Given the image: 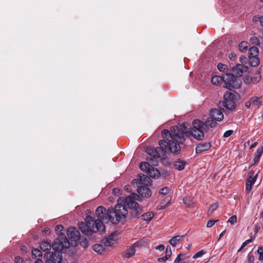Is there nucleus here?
Masks as SVG:
<instances>
[{
    "label": "nucleus",
    "instance_id": "f257e3e1",
    "mask_svg": "<svg viewBox=\"0 0 263 263\" xmlns=\"http://www.w3.org/2000/svg\"><path fill=\"white\" fill-rule=\"evenodd\" d=\"M204 122L198 119L193 122V127H189L188 123H183L179 126H173L170 131L164 129L161 135L164 140L159 141V146L156 148L147 147L146 152L149 155L147 160L153 165H157V161L155 159L164 158L166 155L172 153L178 155L181 152L180 144L185 141L183 135L192 136L197 140H201L204 137V133L207 132L204 127Z\"/></svg>",
    "mask_w": 263,
    "mask_h": 263
},
{
    "label": "nucleus",
    "instance_id": "f03ea898",
    "mask_svg": "<svg viewBox=\"0 0 263 263\" xmlns=\"http://www.w3.org/2000/svg\"><path fill=\"white\" fill-rule=\"evenodd\" d=\"M109 219L114 224L118 223L121 220L124 219L128 215V211L124 205V197H120L117 201L114 209H109Z\"/></svg>",
    "mask_w": 263,
    "mask_h": 263
},
{
    "label": "nucleus",
    "instance_id": "7ed1b4c3",
    "mask_svg": "<svg viewBox=\"0 0 263 263\" xmlns=\"http://www.w3.org/2000/svg\"><path fill=\"white\" fill-rule=\"evenodd\" d=\"M78 226L81 232L85 235H89L92 233L100 231L103 233L105 231V226L100 220L93 221L92 217L88 216L86 217L85 223L79 222Z\"/></svg>",
    "mask_w": 263,
    "mask_h": 263
},
{
    "label": "nucleus",
    "instance_id": "20e7f679",
    "mask_svg": "<svg viewBox=\"0 0 263 263\" xmlns=\"http://www.w3.org/2000/svg\"><path fill=\"white\" fill-rule=\"evenodd\" d=\"M141 200V198L140 196L136 193H133L125 198H124V204L126 203L130 209L133 210L135 212L134 214L137 216L141 213L142 209L136 201H140Z\"/></svg>",
    "mask_w": 263,
    "mask_h": 263
},
{
    "label": "nucleus",
    "instance_id": "39448f33",
    "mask_svg": "<svg viewBox=\"0 0 263 263\" xmlns=\"http://www.w3.org/2000/svg\"><path fill=\"white\" fill-rule=\"evenodd\" d=\"M241 85V81L236 78L233 74L226 73L224 75V87L231 90L232 88H239Z\"/></svg>",
    "mask_w": 263,
    "mask_h": 263
},
{
    "label": "nucleus",
    "instance_id": "423d86ee",
    "mask_svg": "<svg viewBox=\"0 0 263 263\" xmlns=\"http://www.w3.org/2000/svg\"><path fill=\"white\" fill-rule=\"evenodd\" d=\"M224 101L219 103V107H225L227 109L233 110L236 105L234 98L236 97L235 92L227 91L223 96Z\"/></svg>",
    "mask_w": 263,
    "mask_h": 263
},
{
    "label": "nucleus",
    "instance_id": "0eeeda50",
    "mask_svg": "<svg viewBox=\"0 0 263 263\" xmlns=\"http://www.w3.org/2000/svg\"><path fill=\"white\" fill-rule=\"evenodd\" d=\"M69 246L70 242L68 239L64 235H62L54 240L52 247L54 250L60 253L65 251Z\"/></svg>",
    "mask_w": 263,
    "mask_h": 263
},
{
    "label": "nucleus",
    "instance_id": "6e6552de",
    "mask_svg": "<svg viewBox=\"0 0 263 263\" xmlns=\"http://www.w3.org/2000/svg\"><path fill=\"white\" fill-rule=\"evenodd\" d=\"M44 258L46 263H61L62 260V256L60 252H47L45 254Z\"/></svg>",
    "mask_w": 263,
    "mask_h": 263
},
{
    "label": "nucleus",
    "instance_id": "1a4fd4ad",
    "mask_svg": "<svg viewBox=\"0 0 263 263\" xmlns=\"http://www.w3.org/2000/svg\"><path fill=\"white\" fill-rule=\"evenodd\" d=\"M108 212L109 209L106 211V209L102 206L97 208L96 210V214L98 218L97 220H100L102 223V220L109 218Z\"/></svg>",
    "mask_w": 263,
    "mask_h": 263
},
{
    "label": "nucleus",
    "instance_id": "9d476101",
    "mask_svg": "<svg viewBox=\"0 0 263 263\" xmlns=\"http://www.w3.org/2000/svg\"><path fill=\"white\" fill-rule=\"evenodd\" d=\"M137 180L138 181L137 186L141 185L147 187L150 186L152 183V180L150 177L144 174L139 175Z\"/></svg>",
    "mask_w": 263,
    "mask_h": 263
},
{
    "label": "nucleus",
    "instance_id": "9b49d317",
    "mask_svg": "<svg viewBox=\"0 0 263 263\" xmlns=\"http://www.w3.org/2000/svg\"><path fill=\"white\" fill-rule=\"evenodd\" d=\"M67 236L71 241H76L80 237V233L76 228H69L67 231Z\"/></svg>",
    "mask_w": 263,
    "mask_h": 263
},
{
    "label": "nucleus",
    "instance_id": "f8f14e48",
    "mask_svg": "<svg viewBox=\"0 0 263 263\" xmlns=\"http://www.w3.org/2000/svg\"><path fill=\"white\" fill-rule=\"evenodd\" d=\"M254 173L253 172H250L249 174V177L246 181V191L247 193H249L251 190L252 185L256 182L257 174L253 176Z\"/></svg>",
    "mask_w": 263,
    "mask_h": 263
},
{
    "label": "nucleus",
    "instance_id": "ddd939ff",
    "mask_svg": "<svg viewBox=\"0 0 263 263\" xmlns=\"http://www.w3.org/2000/svg\"><path fill=\"white\" fill-rule=\"evenodd\" d=\"M248 67L247 66L242 64H237L235 67L232 68V71L237 77H240L243 73L247 71Z\"/></svg>",
    "mask_w": 263,
    "mask_h": 263
},
{
    "label": "nucleus",
    "instance_id": "4468645a",
    "mask_svg": "<svg viewBox=\"0 0 263 263\" xmlns=\"http://www.w3.org/2000/svg\"><path fill=\"white\" fill-rule=\"evenodd\" d=\"M210 116L215 120L220 121L223 119V115L219 109L214 108L210 111Z\"/></svg>",
    "mask_w": 263,
    "mask_h": 263
},
{
    "label": "nucleus",
    "instance_id": "2eb2a0df",
    "mask_svg": "<svg viewBox=\"0 0 263 263\" xmlns=\"http://www.w3.org/2000/svg\"><path fill=\"white\" fill-rule=\"evenodd\" d=\"M137 191L141 197L148 198L151 196V190L146 186H138Z\"/></svg>",
    "mask_w": 263,
    "mask_h": 263
},
{
    "label": "nucleus",
    "instance_id": "dca6fc26",
    "mask_svg": "<svg viewBox=\"0 0 263 263\" xmlns=\"http://www.w3.org/2000/svg\"><path fill=\"white\" fill-rule=\"evenodd\" d=\"M211 146V145L210 143H201L196 146V152L197 153H201L204 151L209 150Z\"/></svg>",
    "mask_w": 263,
    "mask_h": 263
},
{
    "label": "nucleus",
    "instance_id": "f3484780",
    "mask_svg": "<svg viewBox=\"0 0 263 263\" xmlns=\"http://www.w3.org/2000/svg\"><path fill=\"white\" fill-rule=\"evenodd\" d=\"M183 235H177L171 239L169 240V242L173 247H175L181 243L183 241Z\"/></svg>",
    "mask_w": 263,
    "mask_h": 263
},
{
    "label": "nucleus",
    "instance_id": "a211bd4d",
    "mask_svg": "<svg viewBox=\"0 0 263 263\" xmlns=\"http://www.w3.org/2000/svg\"><path fill=\"white\" fill-rule=\"evenodd\" d=\"M216 121V120H215L211 116L208 118L205 122H204V125L205 126L204 127H205L206 131L209 130V127L212 128L215 127L217 124Z\"/></svg>",
    "mask_w": 263,
    "mask_h": 263
},
{
    "label": "nucleus",
    "instance_id": "6ab92c4d",
    "mask_svg": "<svg viewBox=\"0 0 263 263\" xmlns=\"http://www.w3.org/2000/svg\"><path fill=\"white\" fill-rule=\"evenodd\" d=\"M114 234L110 235L108 237L103 240V244L105 247H112L116 243V240L114 238Z\"/></svg>",
    "mask_w": 263,
    "mask_h": 263
},
{
    "label": "nucleus",
    "instance_id": "aec40b11",
    "mask_svg": "<svg viewBox=\"0 0 263 263\" xmlns=\"http://www.w3.org/2000/svg\"><path fill=\"white\" fill-rule=\"evenodd\" d=\"M31 253L32 257L34 259H36L35 263L42 262V261L40 258H37V257L40 258L42 256V253L40 250L37 249H33L32 250Z\"/></svg>",
    "mask_w": 263,
    "mask_h": 263
},
{
    "label": "nucleus",
    "instance_id": "412c9836",
    "mask_svg": "<svg viewBox=\"0 0 263 263\" xmlns=\"http://www.w3.org/2000/svg\"><path fill=\"white\" fill-rule=\"evenodd\" d=\"M260 71L258 70L257 73L256 74L255 77H254V78L249 77L246 78L245 80V82L246 83H256L260 80Z\"/></svg>",
    "mask_w": 263,
    "mask_h": 263
},
{
    "label": "nucleus",
    "instance_id": "4be33fe9",
    "mask_svg": "<svg viewBox=\"0 0 263 263\" xmlns=\"http://www.w3.org/2000/svg\"><path fill=\"white\" fill-rule=\"evenodd\" d=\"M261 98L257 96H254L251 98L252 102V107L255 109H258L261 104Z\"/></svg>",
    "mask_w": 263,
    "mask_h": 263
},
{
    "label": "nucleus",
    "instance_id": "5701e85b",
    "mask_svg": "<svg viewBox=\"0 0 263 263\" xmlns=\"http://www.w3.org/2000/svg\"><path fill=\"white\" fill-rule=\"evenodd\" d=\"M222 82H224V75L222 77L215 76L211 78L212 83L215 85H220Z\"/></svg>",
    "mask_w": 263,
    "mask_h": 263
},
{
    "label": "nucleus",
    "instance_id": "b1692460",
    "mask_svg": "<svg viewBox=\"0 0 263 263\" xmlns=\"http://www.w3.org/2000/svg\"><path fill=\"white\" fill-rule=\"evenodd\" d=\"M185 164L186 163L184 161L179 159L174 162V166L176 169L181 171L184 169Z\"/></svg>",
    "mask_w": 263,
    "mask_h": 263
},
{
    "label": "nucleus",
    "instance_id": "393cba45",
    "mask_svg": "<svg viewBox=\"0 0 263 263\" xmlns=\"http://www.w3.org/2000/svg\"><path fill=\"white\" fill-rule=\"evenodd\" d=\"M147 173L150 177L152 178L158 177L160 175L159 171L157 169L154 168L153 166L150 168Z\"/></svg>",
    "mask_w": 263,
    "mask_h": 263
},
{
    "label": "nucleus",
    "instance_id": "a878e982",
    "mask_svg": "<svg viewBox=\"0 0 263 263\" xmlns=\"http://www.w3.org/2000/svg\"><path fill=\"white\" fill-rule=\"evenodd\" d=\"M51 247L50 243L47 240L43 241L40 245V248L44 252L50 250Z\"/></svg>",
    "mask_w": 263,
    "mask_h": 263
},
{
    "label": "nucleus",
    "instance_id": "bb28decb",
    "mask_svg": "<svg viewBox=\"0 0 263 263\" xmlns=\"http://www.w3.org/2000/svg\"><path fill=\"white\" fill-rule=\"evenodd\" d=\"M190 256L187 254H179L174 260V263H179L181 261H184L188 259Z\"/></svg>",
    "mask_w": 263,
    "mask_h": 263
},
{
    "label": "nucleus",
    "instance_id": "cd10ccee",
    "mask_svg": "<svg viewBox=\"0 0 263 263\" xmlns=\"http://www.w3.org/2000/svg\"><path fill=\"white\" fill-rule=\"evenodd\" d=\"M135 249L134 246L130 247L128 248L123 254V255L126 258H129L135 254Z\"/></svg>",
    "mask_w": 263,
    "mask_h": 263
},
{
    "label": "nucleus",
    "instance_id": "c85d7f7f",
    "mask_svg": "<svg viewBox=\"0 0 263 263\" xmlns=\"http://www.w3.org/2000/svg\"><path fill=\"white\" fill-rule=\"evenodd\" d=\"M139 167L142 171L147 173L152 166L149 162H144L140 164Z\"/></svg>",
    "mask_w": 263,
    "mask_h": 263
},
{
    "label": "nucleus",
    "instance_id": "c756f323",
    "mask_svg": "<svg viewBox=\"0 0 263 263\" xmlns=\"http://www.w3.org/2000/svg\"><path fill=\"white\" fill-rule=\"evenodd\" d=\"M250 60V64L251 66L256 67L259 63V60L258 57H249Z\"/></svg>",
    "mask_w": 263,
    "mask_h": 263
},
{
    "label": "nucleus",
    "instance_id": "7c9ffc66",
    "mask_svg": "<svg viewBox=\"0 0 263 263\" xmlns=\"http://www.w3.org/2000/svg\"><path fill=\"white\" fill-rule=\"evenodd\" d=\"M259 50L256 47H251L249 51V57H257Z\"/></svg>",
    "mask_w": 263,
    "mask_h": 263
},
{
    "label": "nucleus",
    "instance_id": "2f4dec72",
    "mask_svg": "<svg viewBox=\"0 0 263 263\" xmlns=\"http://www.w3.org/2000/svg\"><path fill=\"white\" fill-rule=\"evenodd\" d=\"M93 250L100 254H102L104 251V247L100 244H96L93 246Z\"/></svg>",
    "mask_w": 263,
    "mask_h": 263
},
{
    "label": "nucleus",
    "instance_id": "473e14b6",
    "mask_svg": "<svg viewBox=\"0 0 263 263\" xmlns=\"http://www.w3.org/2000/svg\"><path fill=\"white\" fill-rule=\"evenodd\" d=\"M154 217V214L151 212H147L142 215L143 220L146 221H149Z\"/></svg>",
    "mask_w": 263,
    "mask_h": 263
},
{
    "label": "nucleus",
    "instance_id": "72a5a7b5",
    "mask_svg": "<svg viewBox=\"0 0 263 263\" xmlns=\"http://www.w3.org/2000/svg\"><path fill=\"white\" fill-rule=\"evenodd\" d=\"M217 69L221 72H226L228 71V68L227 65L222 64L218 63L217 65Z\"/></svg>",
    "mask_w": 263,
    "mask_h": 263
},
{
    "label": "nucleus",
    "instance_id": "f704fd0d",
    "mask_svg": "<svg viewBox=\"0 0 263 263\" xmlns=\"http://www.w3.org/2000/svg\"><path fill=\"white\" fill-rule=\"evenodd\" d=\"M248 43L245 41L241 42L238 46L239 49L241 52H245L246 51L248 47Z\"/></svg>",
    "mask_w": 263,
    "mask_h": 263
},
{
    "label": "nucleus",
    "instance_id": "c9c22d12",
    "mask_svg": "<svg viewBox=\"0 0 263 263\" xmlns=\"http://www.w3.org/2000/svg\"><path fill=\"white\" fill-rule=\"evenodd\" d=\"M254 22H259L260 25L263 27V16L255 15L253 18Z\"/></svg>",
    "mask_w": 263,
    "mask_h": 263
},
{
    "label": "nucleus",
    "instance_id": "e433bc0d",
    "mask_svg": "<svg viewBox=\"0 0 263 263\" xmlns=\"http://www.w3.org/2000/svg\"><path fill=\"white\" fill-rule=\"evenodd\" d=\"M64 229V227L62 225L59 224L56 226L55 231L56 233L59 236V237L61 236L62 235H64L62 233V231Z\"/></svg>",
    "mask_w": 263,
    "mask_h": 263
},
{
    "label": "nucleus",
    "instance_id": "4c0bfd02",
    "mask_svg": "<svg viewBox=\"0 0 263 263\" xmlns=\"http://www.w3.org/2000/svg\"><path fill=\"white\" fill-rule=\"evenodd\" d=\"M254 238H255V237H253V238L252 237V238H250L249 239H248V240H246L245 241H244L242 243V244L241 245V247L238 249V252H240L242 250V249L244 247H245L248 243L251 242L253 240Z\"/></svg>",
    "mask_w": 263,
    "mask_h": 263
},
{
    "label": "nucleus",
    "instance_id": "58836bf2",
    "mask_svg": "<svg viewBox=\"0 0 263 263\" xmlns=\"http://www.w3.org/2000/svg\"><path fill=\"white\" fill-rule=\"evenodd\" d=\"M184 203L186 205L188 208H192L194 206V203L191 200L188 199L187 198H185L183 199Z\"/></svg>",
    "mask_w": 263,
    "mask_h": 263
},
{
    "label": "nucleus",
    "instance_id": "ea45409f",
    "mask_svg": "<svg viewBox=\"0 0 263 263\" xmlns=\"http://www.w3.org/2000/svg\"><path fill=\"white\" fill-rule=\"evenodd\" d=\"M250 41L252 44L260 46L259 39L255 36H253L251 37L250 39Z\"/></svg>",
    "mask_w": 263,
    "mask_h": 263
},
{
    "label": "nucleus",
    "instance_id": "a19ab883",
    "mask_svg": "<svg viewBox=\"0 0 263 263\" xmlns=\"http://www.w3.org/2000/svg\"><path fill=\"white\" fill-rule=\"evenodd\" d=\"M172 255L171 248L170 246H167L166 248L165 251V259H168Z\"/></svg>",
    "mask_w": 263,
    "mask_h": 263
},
{
    "label": "nucleus",
    "instance_id": "79ce46f5",
    "mask_svg": "<svg viewBox=\"0 0 263 263\" xmlns=\"http://www.w3.org/2000/svg\"><path fill=\"white\" fill-rule=\"evenodd\" d=\"M217 207L218 205L217 203H214L211 205L208 210V213L209 214H212L213 212V211L217 209Z\"/></svg>",
    "mask_w": 263,
    "mask_h": 263
},
{
    "label": "nucleus",
    "instance_id": "37998d69",
    "mask_svg": "<svg viewBox=\"0 0 263 263\" xmlns=\"http://www.w3.org/2000/svg\"><path fill=\"white\" fill-rule=\"evenodd\" d=\"M257 252L259 255V260H263V247H259Z\"/></svg>",
    "mask_w": 263,
    "mask_h": 263
},
{
    "label": "nucleus",
    "instance_id": "c03bdc74",
    "mask_svg": "<svg viewBox=\"0 0 263 263\" xmlns=\"http://www.w3.org/2000/svg\"><path fill=\"white\" fill-rule=\"evenodd\" d=\"M228 222H230L231 224H234L237 222V217L235 215L231 216L228 220Z\"/></svg>",
    "mask_w": 263,
    "mask_h": 263
},
{
    "label": "nucleus",
    "instance_id": "a18cd8bd",
    "mask_svg": "<svg viewBox=\"0 0 263 263\" xmlns=\"http://www.w3.org/2000/svg\"><path fill=\"white\" fill-rule=\"evenodd\" d=\"M205 254V252L204 250H201L200 251L198 252L197 253H196L193 256V258H194V259H196V258H197L198 257H201L203 255H204Z\"/></svg>",
    "mask_w": 263,
    "mask_h": 263
},
{
    "label": "nucleus",
    "instance_id": "49530a36",
    "mask_svg": "<svg viewBox=\"0 0 263 263\" xmlns=\"http://www.w3.org/2000/svg\"><path fill=\"white\" fill-rule=\"evenodd\" d=\"M248 260L249 263H254V255L250 253L248 256Z\"/></svg>",
    "mask_w": 263,
    "mask_h": 263
},
{
    "label": "nucleus",
    "instance_id": "de8ad7c7",
    "mask_svg": "<svg viewBox=\"0 0 263 263\" xmlns=\"http://www.w3.org/2000/svg\"><path fill=\"white\" fill-rule=\"evenodd\" d=\"M263 154V146L259 147L257 148L256 155L260 157L261 155Z\"/></svg>",
    "mask_w": 263,
    "mask_h": 263
},
{
    "label": "nucleus",
    "instance_id": "09e8293b",
    "mask_svg": "<svg viewBox=\"0 0 263 263\" xmlns=\"http://www.w3.org/2000/svg\"><path fill=\"white\" fill-rule=\"evenodd\" d=\"M168 191V188L166 186V187H163L161 189H160L159 191V193L161 194L162 195H165L167 194Z\"/></svg>",
    "mask_w": 263,
    "mask_h": 263
},
{
    "label": "nucleus",
    "instance_id": "8fccbe9b",
    "mask_svg": "<svg viewBox=\"0 0 263 263\" xmlns=\"http://www.w3.org/2000/svg\"><path fill=\"white\" fill-rule=\"evenodd\" d=\"M229 59L232 61H235L236 59V54L234 52L230 53L229 55Z\"/></svg>",
    "mask_w": 263,
    "mask_h": 263
},
{
    "label": "nucleus",
    "instance_id": "3c124183",
    "mask_svg": "<svg viewBox=\"0 0 263 263\" xmlns=\"http://www.w3.org/2000/svg\"><path fill=\"white\" fill-rule=\"evenodd\" d=\"M233 133V130H229L223 134V137L224 138H228L232 135V134Z\"/></svg>",
    "mask_w": 263,
    "mask_h": 263
},
{
    "label": "nucleus",
    "instance_id": "603ef678",
    "mask_svg": "<svg viewBox=\"0 0 263 263\" xmlns=\"http://www.w3.org/2000/svg\"><path fill=\"white\" fill-rule=\"evenodd\" d=\"M216 220H210L208 221L206 226L208 228L212 227L216 222Z\"/></svg>",
    "mask_w": 263,
    "mask_h": 263
},
{
    "label": "nucleus",
    "instance_id": "864d4df0",
    "mask_svg": "<svg viewBox=\"0 0 263 263\" xmlns=\"http://www.w3.org/2000/svg\"><path fill=\"white\" fill-rule=\"evenodd\" d=\"M14 261L15 263H23L24 262V260L20 256H16L15 258Z\"/></svg>",
    "mask_w": 263,
    "mask_h": 263
},
{
    "label": "nucleus",
    "instance_id": "5fc2aeb1",
    "mask_svg": "<svg viewBox=\"0 0 263 263\" xmlns=\"http://www.w3.org/2000/svg\"><path fill=\"white\" fill-rule=\"evenodd\" d=\"M251 105H252V102L251 98L249 101H248L245 103V106L247 108H249Z\"/></svg>",
    "mask_w": 263,
    "mask_h": 263
},
{
    "label": "nucleus",
    "instance_id": "6e6d98bb",
    "mask_svg": "<svg viewBox=\"0 0 263 263\" xmlns=\"http://www.w3.org/2000/svg\"><path fill=\"white\" fill-rule=\"evenodd\" d=\"M43 232L46 235H49L50 233V230L48 228H45Z\"/></svg>",
    "mask_w": 263,
    "mask_h": 263
},
{
    "label": "nucleus",
    "instance_id": "4d7b16f0",
    "mask_svg": "<svg viewBox=\"0 0 263 263\" xmlns=\"http://www.w3.org/2000/svg\"><path fill=\"white\" fill-rule=\"evenodd\" d=\"M246 58L245 56L244 55H241L240 58H239V61L241 63H246Z\"/></svg>",
    "mask_w": 263,
    "mask_h": 263
},
{
    "label": "nucleus",
    "instance_id": "13d9d810",
    "mask_svg": "<svg viewBox=\"0 0 263 263\" xmlns=\"http://www.w3.org/2000/svg\"><path fill=\"white\" fill-rule=\"evenodd\" d=\"M156 249L160 251H162L164 249V246L163 245H160L156 247Z\"/></svg>",
    "mask_w": 263,
    "mask_h": 263
},
{
    "label": "nucleus",
    "instance_id": "bf43d9fd",
    "mask_svg": "<svg viewBox=\"0 0 263 263\" xmlns=\"http://www.w3.org/2000/svg\"><path fill=\"white\" fill-rule=\"evenodd\" d=\"M259 159H260V157L255 155V156L254 159V163L258 162L259 160Z\"/></svg>",
    "mask_w": 263,
    "mask_h": 263
},
{
    "label": "nucleus",
    "instance_id": "052dcab7",
    "mask_svg": "<svg viewBox=\"0 0 263 263\" xmlns=\"http://www.w3.org/2000/svg\"><path fill=\"white\" fill-rule=\"evenodd\" d=\"M259 230H260V227L256 225L255 226L254 230L255 233H257L259 231Z\"/></svg>",
    "mask_w": 263,
    "mask_h": 263
},
{
    "label": "nucleus",
    "instance_id": "680f3d73",
    "mask_svg": "<svg viewBox=\"0 0 263 263\" xmlns=\"http://www.w3.org/2000/svg\"><path fill=\"white\" fill-rule=\"evenodd\" d=\"M167 259H165V257H161V258H159L158 259V260L159 261V262H162V261H164L165 260H166Z\"/></svg>",
    "mask_w": 263,
    "mask_h": 263
},
{
    "label": "nucleus",
    "instance_id": "e2e57ef3",
    "mask_svg": "<svg viewBox=\"0 0 263 263\" xmlns=\"http://www.w3.org/2000/svg\"><path fill=\"white\" fill-rule=\"evenodd\" d=\"M226 232V230H224L223 231H222V232L220 233V235H219V237H218V239H217L218 240H219L220 239V238H221L222 236H223V235L225 234Z\"/></svg>",
    "mask_w": 263,
    "mask_h": 263
},
{
    "label": "nucleus",
    "instance_id": "0e129e2a",
    "mask_svg": "<svg viewBox=\"0 0 263 263\" xmlns=\"http://www.w3.org/2000/svg\"><path fill=\"white\" fill-rule=\"evenodd\" d=\"M257 145V142H254L251 146H250V149H252L254 147H255V146H256V145Z\"/></svg>",
    "mask_w": 263,
    "mask_h": 263
},
{
    "label": "nucleus",
    "instance_id": "69168bd1",
    "mask_svg": "<svg viewBox=\"0 0 263 263\" xmlns=\"http://www.w3.org/2000/svg\"><path fill=\"white\" fill-rule=\"evenodd\" d=\"M191 247H192V244H189L185 247V248L189 250L191 248Z\"/></svg>",
    "mask_w": 263,
    "mask_h": 263
},
{
    "label": "nucleus",
    "instance_id": "338daca9",
    "mask_svg": "<svg viewBox=\"0 0 263 263\" xmlns=\"http://www.w3.org/2000/svg\"><path fill=\"white\" fill-rule=\"evenodd\" d=\"M129 188H130V185H126L124 187L125 190H126V191H128Z\"/></svg>",
    "mask_w": 263,
    "mask_h": 263
},
{
    "label": "nucleus",
    "instance_id": "774afa93",
    "mask_svg": "<svg viewBox=\"0 0 263 263\" xmlns=\"http://www.w3.org/2000/svg\"><path fill=\"white\" fill-rule=\"evenodd\" d=\"M26 247L25 246H23L22 248H21V250L23 251H26Z\"/></svg>",
    "mask_w": 263,
    "mask_h": 263
}]
</instances>
